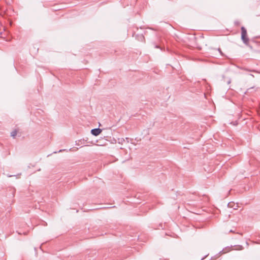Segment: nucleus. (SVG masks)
Listing matches in <instances>:
<instances>
[{
	"mask_svg": "<svg viewBox=\"0 0 260 260\" xmlns=\"http://www.w3.org/2000/svg\"><path fill=\"white\" fill-rule=\"evenodd\" d=\"M232 249H232V246L231 247H226L225 248H223L222 249V250L220 252V253H227V252L230 251Z\"/></svg>",
	"mask_w": 260,
	"mask_h": 260,
	"instance_id": "obj_3",
	"label": "nucleus"
},
{
	"mask_svg": "<svg viewBox=\"0 0 260 260\" xmlns=\"http://www.w3.org/2000/svg\"><path fill=\"white\" fill-rule=\"evenodd\" d=\"M234 247H235L234 249L236 250H241L243 249V247L242 245H235Z\"/></svg>",
	"mask_w": 260,
	"mask_h": 260,
	"instance_id": "obj_4",
	"label": "nucleus"
},
{
	"mask_svg": "<svg viewBox=\"0 0 260 260\" xmlns=\"http://www.w3.org/2000/svg\"><path fill=\"white\" fill-rule=\"evenodd\" d=\"M217 50L218 51V52H219V53L220 54V55L222 56H224V54L223 53H222V51L221 50L220 48H218L217 49Z\"/></svg>",
	"mask_w": 260,
	"mask_h": 260,
	"instance_id": "obj_6",
	"label": "nucleus"
},
{
	"mask_svg": "<svg viewBox=\"0 0 260 260\" xmlns=\"http://www.w3.org/2000/svg\"><path fill=\"white\" fill-rule=\"evenodd\" d=\"M241 39L245 44H248L249 42V39L247 36L246 29L243 26L241 27Z\"/></svg>",
	"mask_w": 260,
	"mask_h": 260,
	"instance_id": "obj_1",
	"label": "nucleus"
},
{
	"mask_svg": "<svg viewBox=\"0 0 260 260\" xmlns=\"http://www.w3.org/2000/svg\"><path fill=\"white\" fill-rule=\"evenodd\" d=\"M102 132V129L99 128H94L91 131V133L95 136H98Z\"/></svg>",
	"mask_w": 260,
	"mask_h": 260,
	"instance_id": "obj_2",
	"label": "nucleus"
},
{
	"mask_svg": "<svg viewBox=\"0 0 260 260\" xmlns=\"http://www.w3.org/2000/svg\"><path fill=\"white\" fill-rule=\"evenodd\" d=\"M233 203H229L228 204V206L230 207H232V204Z\"/></svg>",
	"mask_w": 260,
	"mask_h": 260,
	"instance_id": "obj_7",
	"label": "nucleus"
},
{
	"mask_svg": "<svg viewBox=\"0 0 260 260\" xmlns=\"http://www.w3.org/2000/svg\"><path fill=\"white\" fill-rule=\"evenodd\" d=\"M64 150H60L58 152H62V151H63Z\"/></svg>",
	"mask_w": 260,
	"mask_h": 260,
	"instance_id": "obj_8",
	"label": "nucleus"
},
{
	"mask_svg": "<svg viewBox=\"0 0 260 260\" xmlns=\"http://www.w3.org/2000/svg\"><path fill=\"white\" fill-rule=\"evenodd\" d=\"M17 132L16 130L13 131L12 132H11V136L14 138L17 135Z\"/></svg>",
	"mask_w": 260,
	"mask_h": 260,
	"instance_id": "obj_5",
	"label": "nucleus"
}]
</instances>
